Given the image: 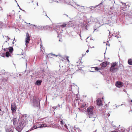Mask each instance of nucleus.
Returning <instances> with one entry per match:
<instances>
[{"instance_id": "f257e3e1", "label": "nucleus", "mask_w": 132, "mask_h": 132, "mask_svg": "<svg viewBox=\"0 0 132 132\" xmlns=\"http://www.w3.org/2000/svg\"><path fill=\"white\" fill-rule=\"evenodd\" d=\"M27 116V115L26 114L22 115L21 120H19V125L16 127V129L18 131H21L23 128L27 123L28 117Z\"/></svg>"}, {"instance_id": "f03ea898", "label": "nucleus", "mask_w": 132, "mask_h": 132, "mask_svg": "<svg viewBox=\"0 0 132 132\" xmlns=\"http://www.w3.org/2000/svg\"><path fill=\"white\" fill-rule=\"evenodd\" d=\"M40 100L39 98L34 97L32 101L33 106L34 107L39 108L40 107Z\"/></svg>"}, {"instance_id": "7ed1b4c3", "label": "nucleus", "mask_w": 132, "mask_h": 132, "mask_svg": "<svg viewBox=\"0 0 132 132\" xmlns=\"http://www.w3.org/2000/svg\"><path fill=\"white\" fill-rule=\"evenodd\" d=\"M93 108L94 107L93 106H90L87 109V114L89 116V118H92L93 115Z\"/></svg>"}, {"instance_id": "20e7f679", "label": "nucleus", "mask_w": 132, "mask_h": 132, "mask_svg": "<svg viewBox=\"0 0 132 132\" xmlns=\"http://www.w3.org/2000/svg\"><path fill=\"white\" fill-rule=\"evenodd\" d=\"M60 127L62 129L64 130L67 131H69L68 127L66 125L65 122L62 120L60 121Z\"/></svg>"}, {"instance_id": "39448f33", "label": "nucleus", "mask_w": 132, "mask_h": 132, "mask_svg": "<svg viewBox=\"0 0 132 132\" xmlns=\"http://www.w3.org/2000/svg\"><path fill=\"white\" fill-rule=\"evenodd\" d=\"M108 18L112 20L113 22L116 20V16L114 14L111 12H109L108 15Z\"/></svg>"}, {"instance_id": "423d86ee", "label": "nucleus", "mask_w": 132, "mask_h": 132, "mask_svg": "<svg viewBox=\"0 0 132 132\" xmlns=\"http://www.w3.org/2000/svg\"><path fill=\"white\" fill-rule=\"evenodd\" d=\"M69 132H81V131L79 128H78L76 126H75L73 128L70 129V131L69 130Z\"/></svg>"}, {"instance_id": "0eeeda50", "label": "nucleus", "mask_w": 132, "mask_h": 132, "mask_svg": "<svg viewBox=\"0 0 132 132\" xmlns=\"http://www.w3.org/2000/svg\"><path fill=\"white\" fill-rule=\"evenodd\" d=\"M7 16L8 18L10 17L11 18L14 19L15 17V12L14 10H13L12 12L9 13V14L7 15Z\"/></svg>"}, {"instance_id": "6e6552de", "label": "nucleus", "mask_w": 132, "mask_h": 132, "mask_svg": "<svg viewBox=\"0 0 132 132\" xmlns=\"http://www.w3.org/2000/svg\"><path fill=\"white\" fill-rule=\"evenodd\" d=\"M11 109L12 112H15L16 110V105L15 103H12L11 106Z\"/></svg>"}, {"instance_id": "1a4fd4ad", "label": "nucleus", "mask_w": 132, "mask_h": 132, "mask_svg": "<svg viewBox=\"0 0 132 132\" xmlns=\"http://www.w3.org/2000/svg\"><path fill=\"white\" fill-rule=\"evenodd\" d=\"M26 38H25V42L26 45L27 46L26 44H28L29 42V41L30 39V38L28 33H26Z\"/></svg>"}, {"instance_id": "9d476101", "label": "nucleus", "mask_w": 132, "mask_h": 132, "mask_svg": "<svg viewBox=\"0 0 132 132\" xmlns=\"http://www.w3.org/2000/svg\"><path fill=\"white\" fill-rule=\"evenodd\" d=\"M116 85L117 87L120 88L123 86V84L122 82L117 81L116 83Z\"/></svg>"}, {"instance_id": "9b49d317", "label": "nucleus", "mask_w": 132, "mask_h": 132, "mask_svg": "<svg viewBox=\"0 0 132 132\" xmlns=\"http://www.w3.org/2000/svg\"><path fill=\"white\" fill-rule=\"evenodd\" d=\"M21 120V118L20 119V120ZM12 121L13 122V124L14 125H16V124L18 125V124H18V123H19V122H17V119L16 118H13V119Z\"/></svg>"}, {"instance_id": "f8f14e48", "label": "nucleus", "mask_w": 132, "mask_h": 132, "mask_svg": "<svg viewBox=\"0 0 132 132\" xmlns=\"http://www.w3.org/2000/svg\"><path fill=\"white\" fill-rule=\"evenodd\" d=\"M118 69V68L115 67H110V71L113 73L116 72Z\"/></svg>"}, {"instance_id": "ddd939ff", "label": "nucleus", "mask_w": 132, "mask_h": 132, "mask_svg": "<svg viewBox=\"0 0 132 132\" xmlns=\"http://www.w3.org/2000/svg\"><path fill=\"white\" fill-rule=\"evenodd\" d=\"M96 20L95 18H94L91 16L90 18L88 20V22H94Z\"/></svg>"}, {"instance_id": "4468645a", "label": "nucleus", "mask_w": 132, "mask_h": 132, "mask_svg": "<svg viewBox=\"0 0 132 132\" xmlns=\"http://www.w3.org/2000/svg\"><path fill=\"white\" fill-rule=\"evenodd\" d=\"M91 70H92L90 71V72H94L95 71H98L99 70V69L97 67H91Z\"/></svg>"}, {"instance_id": "2eb2a0df", "label": "nucleus", "mask_w": 132, "mask_h": 132, "mask_svg": "<svg viewBox=\"0 0 132 132\" xmlns=\"http://www.w3.org/2000/svg\"><path fill=\"white\" fill-rule=\"evenodd\" d=\"M97 105L100 106L102 105V102L100 99H98L97 100Z\"/></svg>"}, {"instance_id": "dca6fc26", "label": "nucleus", "mask_w": 132, "mask_h": 132, "mask_svg": "<svg viewBox=\"0 0 132 132\" xmlns=\"http://www.w3.org/2000/svg\"><path fill=\"white\" fill-rule=\"evenodd\" d=\"M42 82V81L41 80H37L36 81L35 84L38 86L40 85H41Z\"/></svg>"}, {"instance_id": "f3484780", "label": "nucleus", "mask_w": 132, "mask_h": 132, "mask_svg": "<svg viewBox=\"0 0 132 132\" xmlns=\"http://www.w3.org/2000/svg\"><path fill=\"white\" fill-rule=\"evenodd\" d=\"M52 108L53 109V111H55L56 109H60V107L59 104H58V105L56 106H53L52 107Z\"/></svg>"}, {"instance_id": "a211bd4d", "label": "nucleus", "mask_w": 132, "mask_h": 132, "mask_svg": "<svg viewBox=\"0 0 132 132\" xmlns=\"http://www.w3.org/2000/svg\"><path fill=\"white\" fill-rule=\"evenodd\" d=\"M54 56L57 57L58 56V55L54 54H48V57L50 58H52V57Z\"/></svg>"}, {"instance_id": "6ab92c4d", "label": "nucleus", "mask_w": 132, "mask_h": 132, "mask_svg": "<svg viewBox=\"0 0 132 132\" xmlns=\"http://www.w3.org/2000/svg\"><path fill=\"white\" fill-rule=\"evenodd\" d=\"M73 0H65V2L68 4H70L71 5H72L71 4L70 2L71 1H73Z\"/></svg>"}, {"instance_id": "aec40b11", "label": "nucleus", "mask_w": 132, "mask_h": 132, "mask_svg": "<svg viewBox=\"0 0 132 132\" xmlns=\"http://www.w3.org/2000/svg\"><path fill=\"white\" fill-rule=\"evenodd\" d=\"M101 65L103 67H106V62H103L102 63H101Z\"/></svg>"}, {"instance_id": "412c9836", "label": "nucleus", "mask_w": 132, "mask_h": 132, "mask_svg": "<svg viewBox=\"0 0 132 132\" xmlns=\"http://www.w3.org/2000/svg\"><path fill=\"white\" fill-rule=\"evenodd\" d=\"M117 63L116 62H113L111 64V67H114L116 65Z\"/></svg>"}, {"instance_id": "4be33fe9", "label": "nucleus", "mask_w": 132, "mask_h": 132, "mask_svg": "<svg viewBox=\"0 0 132 132\" xmlns=\"http://www.w3.org/2000/svg\"><path fill=\"white\" fill-rule=\"evenodd\" d=\"M40 48H41V50L42 51V52H44L45 51V50L44 49V47L42 45H42H41V44H40Z\"/></svg>"}, {"instance_id": "5701e85b", "label": "nucleus", "mask_w": 132, "mask_h": 132, "mask_svg": "<svg viewBox=\"0 0 132 132\" xmlns=\"http://www.w3.org/2000/svg\"><path fill=\"white\" fill-rule=\"evenodd\" d=\"M6 132H13L12 130L10 128H7L6 129Z\"/></svg>"}, {"instance_id": "b1692460", "label": "nucleus", "mask_w": 132, "mask_h": 132, "mask_svg": "<svg viewBox=\"0 0 132 132\" xmlns=\"http://www.w3.org/2000/svg\"><path fill=\"white\" fill-rule=\"evenodd\" d=\"M4 113V111L1 110V108L0 107V115L2 116Z\"/></svg>"}, {"instance_id": "393cba45", "label": "nucleus", "mask_w": 132, "mask_h": 132, "mask_svg": "<svg viewBox=\"0 0 132 132\" xmlns=\"http://www.w3.org/2000/svg\"><path fill=\"white\" fill-rule=\"evenodd\" d=\"M5 55L7 57H9V56H10V53L9 52L7 51L6 52L5 54Z\"/></svg>"}, {"instance_id": "a878e982", "label": "nucleus", "mask_w": 132, "mask_h": 132, "mask_svg": "<svg viewBox=\"0 0 132 132\" xmlns=\"http://www.w3.org/2000/svg\"><path fill=\"white\" fill-rule=\"evenodd\" d=\"M36 124H35V123L33 125V126L32 127V128L31 129V130H33L34 129H36L37 128H36Z\"/></svg>"}, {"instance_id": "bb28decb", "label": "nucleus", "mask_w": 132, "mask_h": 132, "mask_svg": "<svg viewBox=\"0 0 132 132\" xmlns=\"http://www.w3.org/2000/svg\"><path fill=\"white\" fill-rule=\"evenodd\" d=\"M5 73V71L4 70H0V75L4 74Z\"/></svg>"}, {"instance_id": "cd10ccee", "label": "nucleus", "mask_w": 132, "mask_h": 132, "mask_svg": "<svg viewBox=\"0 0 132 132\" xmlns=\"http://www.w3.org/2000/svg\"><path fill=\"white\" fill-rule=\"evenodd\" d=\"M13 48L12 47H10L9 49V52L11 53L13 52Z\"/></svg>"}, {"instance_id": "c85d7f7f", "label": "nucleus", "mask_w": 132, "mask_h": 132, "mask_svg": "<svg viewBox=\"0 0 132 132\" xmlns=\"http://www.w3.org/2000/svg\"><path fill=\"white\" fill-rule=\"evenodd\" d=\"M128 63L129 65H132V60L130 59L128 60Z\"/></svg>"}, {"instance_id": "c756f323", "label": "nucleus", "mask_w": 132, "mask_h": 132, "mask_svg": "<svg viewBox=\"0 0 132 132\" xmlns=\"http://www.w3.org/2000/svg\"><path fill=\"white\" fill-rule=\"evenodd\" d=\"M47 125L45 124H40V128H42L44 127H46L47 126Z\"/></svg>"}, {"instance_id": "7c9ffc66", "label": "nucleus", "mask_w": 132, "mask_h": 132, "mask_svg": "<svg viewBox=\"0 0 132 132\" xmlns=\"http://www.w3.org/2000/svg\"><path fill=\"white\" fill-rule=\"evenodd\" d=\"M35 124H36V128H40V124H39L38 123H35Z\"/></svg>"}, {"instance_id": "2f4dec72", "label": "nucleus", "mask_w": 132, "mask_h": 132, "mask_svg": "<svg viewBox=\"0 0 132 132\" xmlns=\"http://www.w3.org/2000/svg\"><path fill=\"white\" fill-rule=\"evenodd\" d=\"M108 30L109 31V30ZM112 34H111L110 32L109 31V35H108V37L110 38V37H111L112 36Z\"/></svg>"}, {"instance_id": "473e14b6", "label": "nucleus", "mask_w": 132, "mask_h": 132, "mask_svg": "<svg viewBox=\"0 0 132 132\" xmlns=\"http://www.w3.org/2000/svg\"><path fill=\"white\" fill-rule=\"evenodd\" d=\"M31 25H32L33 26H34L35 27H36L35 28L37 29H39L40 28V27L39 26H36L34 24V25L31 24Z\"/></svg>"}, {"instance_id": "72a5a7b5", "label": "nucleus", "mask_w": 132, "mask_h": 132, "mask_svg": "<svg viewBox=\"0 0 132 132\" xmlns=\"http://www.w3.org/2000/svg\"><path fill=\"white\" fill-rule=\"evenodd\" d=\"M86 106V104L85 103H84L82 104L81 106V108H83Z\"/></svg>"}, {"instance_id": "f704fd0d", "label": "nucleus", "mask_w": 132, "mask_h": 132, "mask_svg": "<svg viewBox=\"0 0 132 132\" xmlns=\"http://www.w3.org/2000/svg\"><path fill=\"white\" fill-rule=\"evenodd\" d=\"M66 26V24H63L60 27V28H62L63 27H64Z\"/></svg>"}, {"instance_id": "c9c22d12", "label": "nucleus", "mask_w": 132, "mask_h": 132, "mask_svg": "<svg viewBox=\"0 0 132 132\" xmlns=\"http://www.w3.org/2000/svg\"><path fill=\"white\" fill-rule=\"evenodd\" d=\"M83 110H82L81 109V108H79V111H80L81 112H84V111L85 110V109H83Z\"/></svg>"}, {"instance_id": "e433bc0d", "label": "nucleus", "mask_w": 132, "mask_h": 132, "mask_svg": "<svg viewBox=\"0 0 132 132\" xmlns=\"http://www.w3.org/2000/svg\"><path fill=\"white\" fill-rule=\"evenodd\" d=\"M43 13L44 14H45V15L48 18H49V19H50V18L47 15L46 12H45L44 11L43 12Z\"/></svg>"}, {"instance_id": "4c0bfd02", "label": "nucleus", "mask_w": 132, "mask_h": 132, "mask_svg": "<svg viewBox=\"0 0 132 132\" xmlns=\"http://www.w3.org/2000/svg\"><path fill=\"white\" fill-rule=\"evenodd\" d=\"M61 116L60 115L58 114L57 116H56V117L57 118H60Z\"/></svg>"}, {"instance_id": "58836bf2", "label": "nucleus", "mask_w": 132, "mask_h": 132, "mask_svg": "<svg viewBox=\"0 0 132 132\" xmlns=\"http://www.w3.org/2000/svg\"><path fill=\"white\" fill-rule=\"evenodd\" d=\"M122 105V104H121V105H117L116 104H115V105H114V106H116V107H118L119 106H120V105Z\"/></svg>"}, {"instance_id": "ea45409f", "label": "nucleus", "mask_w": 132, "mask_h": 132, "mask_svg": "<svg viewBox=\"0 0 132 132\" xmlns=\"http://www.w3.org/2000/svg\"><path fill=\"white\" fill-rule=\"evenodd\" d=\"M53 1L55 2H59V1L60 0H53Z\"/></svg>"}, {"instance_id": "a19ab883", "label": "nucleus", "mask_w": 132, "mask_h": 132, "mask_svg": "<svg viewBox=\"0 0 132 132\" xmlns=\"http://www.w3.org/2000/svg\"><path fill=\"white\" fill-rule=\"evenodd\" d=\"M117 32H114V34L115 35V36L117 37Z\"/></svg>"}, {"instance_id": "79ce46f5", "label": "nucleus", "mask_w": 132, "mask_h": 132, "mask_svg": "<svg viewBox=\"0 0 132 132\" xmlns=\"http://www.w3.org/2000/svg\"><path fill=\"white\" fill-rule=\"evenodd\" d=\"M69 57L68 56H67L66 57V59L67 60L68 62H69V60L68 59Z\"/></svg>"}, {"instance_id": "37998d69", "label": "nucleus", "mask_w": 132, "mask_h": 132, "mask_svg": "<svg viewBox=\"0 0 132 132\" xmlns=\"http://www.w3.org/2000/svg\"><path fill=\"white\" fill-rule=\"evenodd\" d=\"M5 37H7L8 38L7 40H9V39H11L10 38H9L8 36H5Z\"/></svg>"}, {"instance_id": "c03bdc74", "label": "nucleus", "mask_w": 132, "mask_h": 132, "mask_svg": "<svg viewBox=\"0 0 132 132\" xmlns=\"http://www.w3.org/2000/svg\"><path fill=\"white\" fill-rule=\"evenodd\" d=\"M106 63V66L109 63L108 62L105 61Z\"/></svg>"}, {"instance_id": "a18cd8bd", "label": "nucleus", "mask_w": 132, "mask_h": 132, "mask_svg": "<svg viewBox=\"0 0 132 132\" xmlns=\"http://www.w3.org/2000/svg\"><path fill=\"white\" fill-rule=\"evenodd\" d=\"M111 132H119L117 131H112Z\"/></svg>"}, {"instance_id": "49530a36", "label": "nucleus", "mask_w": 132, "mask_h": 132, "mask_svg": "<svg viewBox=\"0 0 132 132\" xmlns=\"http://www.w3.org/2000/svg\"><path fill=\"white\" fill-rule=\"evenodd\" d=\"M107 115L108 117H109L110 115V114L109 113H108V114Z\"/></svg>"}, {"instance_id": "de8ad7c7", "label": "nucleus", "mask_w": 132, "mask_h": 132, "mask_svg": "<svg viewBox=\"0 0 132 132\" xmlns=\"http://www.w3.org/2000/svg\"><path fill=\"white\" fill-rule=\"evenodd\" d=\"M89 52V50H88H88H87L86 51V52L87 53H88V52Z\"/></svg>"}, {"instance_id": "09e8293b", "label": "nucleus", "mask_w": 132, "mask_h": 132, "mask_svg": "<svg viewBox=\"0 0 132 132\" xmlns=\"http://www.w3.org/2000/svg\"><path fill=\"white\" fill-rule=\"evenodd\" d=\"M102 4V3H100L99 5H97V6H99V5H100V4Z\"/></svg>"}, {"instance_id": "8fccbe9b", "label": "nucleus", "mask_w": 132, "mask_h": 132, "mask_svg": "<svg viewBox=\"0 0 132 132\" xmlns=\"http://www.w3.org/2000/svg\"><path fill=\"white\" fill-rule=\"evenodd\" d=\"M122 4H124V5H126V3H122Z\"/></svg>"}, {"instance_id": "3c124183", "label": "nucleus", "mask_w": 132, "mask_h": 132, "mask_svg": "<svg viewBox=\"0 0 132 132\" xmlns=\"http://www.w3.org/2000/svg\"><path fill=\"white\" fill-rule=\"evenodd\" d=\"M54 97H56V96H56V95H54Z\"/></svg>"}, {"instance_id": "603ef678", "label": "nucleus", "mask_w": 132, "mask_h": 132, "mask_svg": "<svg viewBox=\"0 0 132 132\" xmlns=\"http://www.w3.org/2000/svg\"><path fill=\"white\" fill-rule=\"evenodd\" d=\"M2 22H0V25H1V24H2Z\"/></svg>"}, {"instance_id": "864d4df0", "label": "nucleus", "mask_w": 132, "mask_h": 132, "mask_svg": "<svg viewBox=\"0 0 132 132\" xmlns=\"http://www.w3.org/2000/svg\"><path fill=\"white\" fill-rule=\"evenodd\" d=\"M123 91L125 92H126L125 90V89H123Z\"/></svg>"}, {"instance_id": "5fc2aeb1", "label": "nucleus", "mask_w": 132, "mask_h": 132, "mask_svg": "<svg viewBox=\"0 0 132 132\" xmlns=\"http://www.w3.org/2000/svg\"><path fill=\"white\" fill-rule=\"evenodd\" d=\"M76 4V5H77V6H80V5H77Z\"/></svg>"}, {"instance_id": "6e6d98bb", "label": "nucleus", "mask_w": 132, "mask_h": 132, "mask_svg": "<svg viewBox=\"0 0 132 132\" xmlns=\"http://www.w3.org/2000/svg\"><path fill=\"white\" fill-rule=\"evenodd\" d=\"M71 21L70 22H69V24H70L71 23Z\"/></svg>"}, {"instance_id": "4d7b16f0", "label": "nucleus", "mask_w": 132, "mask_h": 132, "mask_svg": "<svg viewBox=\"0 0 132 132\" xmlns=\"http://www.w3.org/2000/svg\"><path fill=\"white\" fill-rule=\"evenodd\" d=\"M94 46H93L92 47H90V48H94Z\"/></svg>"}, {"instance_id": "13d9d810", "label": "nucleus", "mask_w": 132, "mask_h": 132, "mask_svg": "<svg viewBox=\"0 0 132 132\" xmlns=\"http://www.w3.org/2000/svg\"><path fill=\"white\" fill-rule=\"evenodd\" d=\"M113 126L114 127H116V126Z\"/></svg>"}, {"instance_id": "bf43d9fd", "label": "nucleus", "mask_w": 132, "mask_h": 132, "mask_svg": "<svg viewBox=\"0 0 132 132\" xmlns=\"http://www.w3.org/2000/svg\"><path fill=\"white\" fill-rule=\"evenodd\" d=\"M1 3V0H0V3Z\"/></svg>"}, {"instance_id": "052dcab7", "label": "nucleus", "mask_w": 132, "mask_h": 132, "mask_svg": "<svg viewBox=\"0 0 132 132\" xmlns=\"http://www.w3.org/2000/svg\"><path fill=\"white\" fill-rule=\"evenodd\" d=\"M18 5L19 6V8H20V7L19 6V5L18 4Z\"/></svg>"}, {"instance_id": "680f3d73", "label": "nucleus", "mask_w": 132, "mask_h": 132, "mask_svg": "<svg viewBox=\"0 0 132 132\" xmlns=\"http://www.w3.org/2000/svg\"><path fill=\"white\" fill-rule=\"evenodd\" d=\"M4 51H5V48H4Z\"/></svg>"}, {"instance_id": "e2e57ef3", "label": "nucleus", "mask_w": 132, "mask_h": 132, "mask_svg": "<svg viewBox=\"0 0 132 132\" xmlns=\"http://www.w3.org/2000/svg\"><path fill=\"white\" fill-rule=\"evenodd\" d=\"M66 15V16H67L68 17V15Z\"/></svg>"}, {"instance_id": "0e129e2a", "label": "nucleus", "mask_w": 132, "mask_h": 132, "mask_svg": "<svg viewBox=\"0 0 132 132\" xmlns=\"http://www.w3.org/2000/svg\"><path fill=\"white\" fill-rule=\"evenodd\" d=\"M15 40V38H14V39L13 41H14V40Z\"/></svg>"}, {"instance_id": "69168bd1", "label": "nucleus", "mask_w": 132, "mask_h": 132, "mask_svg": "<svg viewBox=\"0 0 132 132\" xmlns=\"http://www.w3.org/2000/svg\"><path fill=\"white\" fill-rule=\"evenodd\" d=\"M21 75V74H19V76H20V75Z\"/></svg>"}, {"instance_id": "338daca9", "label": "nucleus", "mask_w": 132, "mask_h": 132, "mask_svg": "<svg viewBox=\"0 0 132 132\" xmlns=\"http://www.w3.org/2000/svg\"><path fill=\"white\" fill-rule=\"evenodd\" d=\"M131 102H132V100H131Z\"/></svg>"}, {"instance_id": "774afa93", "label": "nucleus", "mask_w": 132, "mask_h": 132, "mask_svg": "<svg viewBox=\"0 0 132 132\" xmlns=\"http://www.w3.org/2000/svg\"><path fill=\"white\" fill-rule=\"evenodd\" d=\"M96 130H95V132H96Z\"/></svg>"}]
</instances>
